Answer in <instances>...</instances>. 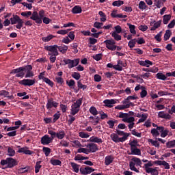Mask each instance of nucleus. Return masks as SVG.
Instances as JSON below:
<instances>
[{
  "label": "nucleus",
  "instance_id": "obj_52",
  "mask_svg": "<svg viewBox=\"0 0 175 175\" xmlns=\"http://www.w3.org/2000/svg\"><path fill=\"white\" fill-rule=\"evenodd\" d=\"M44 83H46V84H48V85H49L50 87H54V82H53V81L50 80V79L46 77L44 78Z\"/></svg>",
  "mask_w": 175,
  "mask_h": 175
},
{
  "label": "nucleus",
  "instance_id": "obj_55",
  "mask_svg": "<svg viewBox=\"0 0 175 175\" xmlns=\"http://www.w3.org/2000/svg\"><path fill=\"white\" fill-rule=\"evenodd\" d=\"M0 96H5L7 98H10L11 96H9V92L6 91V90H1L0 91Z\"/></svg>",
  "mask_w": 175,
  "mask_h": 175
},
{
  "label": "nucleus",
  "instance_id": "obj_57",
  "mask_svg": "<svg viewBox=\"0 0 175 175\" xmlns=\"http://www.w3.org/2000/svg\"><path fill=\"white\" fill-rule=\"evenodd\" d=\"M66 84L68 87H75V85H76V81L73 79H70V81H66Z\"/></svg>",
  "mask_w": 175,
  "mask_h": 175
},
{
  "label": "nucleus",
  "instance_id": "obj_4",
  "mask_svg": "<svg viewBox=\"0 0 175 175\" xmlns=\"http://www.w3.org/2000/svg\"><path fill=\"white\" fill-rule=\"evenodd\" d=\"M104 43L107 49H108V50H111V51H114V50L121 51L122 49L121 46L116 45V41H114L113 39L106 40L104 41Z\"/></svg>",
  "mask_w": 175,
  "mask_h": 175
},
{
  "label": "nucleus",
  "instance_id": "obj_21",
  "mask_svg": "<svg viewBox=\"0 0 175 175\" xmlns=\"http://www.w3.org/2000/svg\"><path fill=\"white\" fill-rule=\"evenodd\" d=\"M158 117L159 118H164V120H170V118H172V116H170V114L166 113L163 111L158 113Z\"/></svg>",
  "mask_w": 175,
  "mask_h": 175
},
{
  "label": "nucleus",
  "instance_id": "obj_58",
  "mask_svg": "<svg viewBox=\"0 0 175 175\" xmlns=\"http://www.w3.org/2000/svg\"><path fill=\"white\" fill-rule=\"evenodd\" d=\"M61 117V113H59V111H57V113H55L53 115V122H57V120H59V118Z\"/></svg>",
  "mask_w": 175,
  "mask_h": 175
},
{
  "label": "nucleus",
  "instance_id": "obj_6",
  "mask_svg": "<svg viewBox=\"0 0 175 175\" xmlns=\"http://www.w3.org/2000/svg\"><path fill=\"white\" fill-rule=\"evenodd\" d=\"M10 21H11V24L12 25H14V24H17L16 25V28L17 29H21L23 24H24V21H23V19L20 18V16H18V15H12V17L10 18Z\"/></svg>",
  "mask_w": 175,
  "mask_h": 175
},
{
  "label": "nucleus",
  "instance_id": "obj_30",
  "mask_svg": "<svg viewBox=\"0 0 175 175\" xmlns=\"http://www.w3.org/2000/svg\"><path fill=\"white\" fill-rule=\"evenodd\" d=\"M156 77L157 79H158L159 80H163V81H165L167 79V77H169V76H167L166 74L165 75L162 74V72H158L157 75H156Z\"/></svg>",
  "mask_w": 175,
  "mask_h": 175
},
{
  "label": "nucleus",
  "instance_id": "obj_3",
  "mask_svg": "<svg viewBox=\"0 0 175 175\" xmlns=\"http://www.w3.org/2000/svg\"><path fill=\"white\" fill-rule=\"evenodd\" d=\"M152 166H154V163H152V161H148V163L144 164V166L142 167L143 169H145L146 173L150 174L151 175L159 174L158 167H155L152 168Z\"/></svg>",
  "mask_w": 175,
  "mask_h": 175
},
{
  "label": "nucleus",
  "instance_id": "obj_38",
  "mask_svg": "<svg viewBox=\"0 0 175 175\" xmlns=\"http://www.w3.org/2000/svg\"><path fill=\"white\" fill-rule=\"evenodd\" d=\"M127 25L129 27L131 33H133V35H136V26L131 23H128Z\"/></svg>",
  "mask_w": 175,
  "mask_h": 175
},
{
  "label": "nucleus",
  "instance_id": "obj_63",
  "mask_svg": "<svg viewBox=\"0 0 175 175\" xmlns=\"http://www.w3.org/2000/svg\"><path fill=\"white\" fill-rule=\"evenodd\" d=\"M129 144L131 146V148H133L135 147L136 148V146H137V140L134 139L130 142Z\"/></svg>",
  "mask_w": 175,
  "mask_h": 175
},
{
  "label": "nucleus",
  "instance_id": "obj_14",
  "mask_svg": "<svg viewBox=\"0 0 175 175\" xmlns=\"http://www.w3.org/2000/svg\"><path fill=\"white\" fill-rule=\"evenodd\" d=\"M122 121H123V122H127V124H129L128 126L130 131L131 129H133V126H135V117H128L126 119H122Z\"/></svg>",
  "mask_w": 175,
  "mask_h": 175
},
{
  "label": "nucleus",
  "instance_id": "obj_13",
  "mask_svg": "<svg viewBox=\"0 0 175 175\" xmlns=\"http://www.w3.org/2000/svg\"><path fill=\"white\" fill-rule=\"evenodd\" d=\"M53 107H58V103L54 101V99L53 98H48L47 99V103H46V109L48 110H51Z\"/></svg>",
  "mask_w": 175,
  "mask_h": 175
},
{
  "label": "nucleus",
  "instance_id": "obj_24",
  "mask_svg": "<svg viewBox=\"0 0 175 175\" xmlns=\"http://www.w3.org/2000/svg\"><path fill=\"white\" fill-rule=\"evenodd\" d=\"M81 12H83V10L80 5H75L72 9V13H73V14H80Z\"/></svg>",
  "mask_w": 175,
  "mask_h": 175
},
{
  "label": "nucleus",
  "instance_id": "obj_33",
  "mask_svg": "<svg viewBox=\"0 0 175 175\" xmlns=\"http://www.w3.org/2000/svg\"><path fill=\"white\" fill-rule=\"evenodd\" d=\"M77 85L79 90H83V91H85V90H87V85H84L81 83V80H79L77 82Z\"/></svg>",
  "mask_w": 175,
  "mask_h": 175
},
{
  "label": "nucleus",
  "instance_id": "obj_15",
  "mask_svg": "<svg viewBox=\"0 0 175 175\" xmlns=\"http://www.w3.org/2000/svg\"><path fill=\"white\" fill-rule=\"evenodd\" d=\"M18 162L16 159H14L12 157L8 158V165L6 167H5V169H12V167H14V166H17Z\"/></svg>",
  "mask_w": 175,
  "mask_h": 175
},
{
  "label": "nucleus",
  "instance_id": "obj_51",
  "mask_svg": "<svg viewBox=\"0 0 175 175\" xmlns=\"http://www.w3.org/2000/svg\"><path fill=\"white\" fill-rule=\"evenodd\" d=\"M71 76L75 80H80V78L81 77V75H80V73H79L77 72H72Z\"/></svg>",
  "mask_w": 175,
  "mask_h": 175
},
{
  "label": "nucleus",
  "instance_id": "obj_45",
  "mask_svg": "<svg viewBox=\"0 0 175 175\" xmlns=\"http://www.w3.org/2000/svg\"><path fill=\"white\" fill-rule=\"evenodd\" d=\"M77 152H79V154H81V152H83V154H86L87 155H88L90 154V152L88 150V148H79L77 150Z\"/></svg>",
  "mask_w": 175,
  "mask_h": 175
},
{
  "label": "nucleus",
  "instance_id": "obj_49",
  "mask_svg": "<svg viewBox=\"0 0 175 175\" xmlns=\"http://www.w3.org/2000/svg\"><path fill=\"white\" fill-rule=\"evenodd\" d=\"M141 88H142V92L140 93V96H141V98H146V96H147V94H148L147 90H146L145 87L142 86Z\"/></svg>",
  "mask_w": 175,
  "mask_h": 175
},
{
  "label": "nucleus",
  "instance_id": "obj_48",
  "mask_svg": "<svg viewBox=\"0 0 175 175\" xmlns=\"http://www.w3.org/2000/svg\"><path fill=\"white\" fill-rule=\"evenodd\" d=\"M129 105H118L116 107H115V109L116 110H125V109H128Z\"/></svg>",
  "mask_w": 175,
  "mask_h": 175
},
{
  "label": "nucleus",
  "instance_id": "obj_56",
  "mask_svg": "<svg viewBox=\"0 0 175 175\" xmlns=\"http://www.w3.org/2000/svg\"><path fill=\"white\" fill-rule=\"evenodd\" d=\"M21 14L23 17L28 18V17H29V16H32V12H31V11L23 12L21 13Z\"/></svg>",
  "mask_w": 175,
  "mask_h": 175
},
{
  "label": "nucleus",
  "instance_id": "obj_54",
  "mask_svg": "<svg viewBox=\"0 0 175 175\" xmlns=\"http://www.w3.org/2000/svg\"><path fill=\"white\" fill-rule=\"evenodd\" d=\"M147 117H148V114H147V113L142 114L141 116V118L139 119L137 124H140V122H144V121H146V120H147Z\"/></svg>",
  "mask_w": 175,
  "mask_h": 175
},
{
  "label": "nucleus",
  "instance_id": "obj_62",
  "mask_svg": "<svg viewBox=\"0 0 175 175\" xmlns=\"http://www.w3.org/2000/svg\"><path fill=\"white\" fill-rule=\"evenodd\" d=\"M162 37V31H160L159 33H158L155 36H154V39L155 40H157V42H161L162 38H161Z\"/></svg>",
  "mask_w": 175,
  "mask_h": 175
},
{
  "label": "nucleus",
  "instance_id": "obj_5",
  "mask_svg": "<svg viewBox=\"0 0 175 175\" xmlns=\"http://www.w3.org/2000/svg\"><path fill=\"white\" fill-rule=\"evenodd\" d=\"M82 103L83 98H81L72 105L70 110L71 116H76V114L80 111V106H81Z\"/></svg>",
  "mask_w": 175,
  "mask_h": 175
},
{
  "label": "nucleus",
  "instance_id": "obj_26",
  "mask_svg": "<svg viewBox=\"0 0 175 175\" xmlns=\"http://www.w3.org/2000/svg\"><path fill=\"white\" fill-rule=\"evenodd\" d=\"M70 165H71L72 170L75 172V173H79L80 170V165L73 162L70 163Z\"/></svg>",
  "mask_w": 175,
  "mask_h": 175
},
{
  "label": "nucleus",
  "instance_id": "obj_28",
  "mask_svg": "<svg viewBox=\"0 0 175 175\" xmlns=\"http://www.w3.org/2000/svg\"><path fill=\"white\" fill-rule=\"evenodd\" d=\"M132 155H142V150L137 148V147L131 148Z\"/></svg>",
  "mask_w": 175,
  "mask_h": 175
},
{
  "label": "nucleus",
  "instance_id": "obj_53",
  "mask_svg": "<svg viewBox=\"0 0 175 175\" xmlns=\"http://www.w3.org/2000/svg\"><path fill=\"white\" fill-rule=\"evenodd\" d=\"M129 117V114L128 113L120 112L119 113V118H122V120H126Z\"/></svg>",
  "mask_w": 175,
  "mask_h": 175
},
{
  "label": "nucleus",
  "instance_id": "obj_19",
  "mask_svg": "<svg viewBox=\"0 0 175 175\" xmlns=\"http://www.w3.org/2000/svg\"><path fill=\"white\" fill-rule=\"evenodd\" d=\"M18 152L21 153L23 152V154H25V155H32L33 154V151L30 150L29 148L25 146L23 148H21L18 150Z\"/></svg>",
  "mask_w": 175,
  "mask_h": 175
},
{
  "label": "nucleus",
  "instance_id": "obj_46",
  "mask_svg": "<svg viewBox=\"0 0 175 175\" xmlns=\"http://www.w3.org/2000/svg\"><path fill=\"white\" fill-rule=\"evenodd\" d=\"M89 111L91 114H92V116H98V110L95 107H91Z\"/></svg>",
  "mask_w": 175,
  "mask_h": 175
},
{
  "label": "nucleus",
  "instance_id": "obj_7",
  "mask_svg": "<svg viewBox=\"0 0 175 175\" xmlns=\"http://www.w3.org/2000/svg\"><path fill=\"white\" fill-rule=\"evenodd\" d=\"M48 133L49 135H51L53 139H55V137H57V139H59V140H62V139L66 136V133L64 130L58 131L57 133L52 130H49L48 131Z\"/></svg>",
  "mask_w": 175,
  "mask_h": 175
},
{
  "label": "nucleus",
  "instance_id": "obj_2",
  "mask_svg": "<svg viewBox=\"0 0 175 175\" xmlns=\"http://www.w3.org/2000/svg\"><path fill=\"white\" fill-rule=\"evenodd\" d=\"M115 132L116 133H112L110 135V137L114 143H124V142L128 140V137L131 136L130 133H125L118 129H116Z\"/></svg>",
  "mask_w": 175,
  "mask_h": 175
},
{
  "label": "nucleus",
  "instance_id": "obj_34",
  "mask_svg": "<svg viewBox=\"0 0 175 175\" xmlns=\"http://www.w3.org/2000/svg\"><path fill=\"white\" fill-rule=\"evenodd\" d=\"M135 163L133 161H130L129 162V167L131 169V170H132L133 172H135L136 173H139L140 171H139V170H137V168H136L135 166Z\"/></svg>",
  "mask_w": 175,
  "mask_h": 175
},
{
  "label": "nucleus",
  "instance_id": "obj_59",
  "mask_svg": "<svg viewBox=\"0 0 175 175\" xmlns=\"http://www.w3.org/2000/svg\"><path fill=\"white\" fill-rule=\"evenodd\" d=\"M151 133L152 136H155V137H157V136H159V131H158L157 129H152Z\"/></svg>",
  "mask_w": 175,
  "mask_h": 175
},
{
  "label": "nucleus",
  "instance_id": "obj_31",
  "mask_svg": "<svg viewBox=\"0 0 175 175\" xmlns=\"http://www.w3.org/2000/svg\"><path fill=\"white\" fill-rule=\"evenodd\" d=\"M57 50H59V51H60V53L62 54H65L68 51V46H57Z\"/></svg>",
  "mask_w": 175,
  "mask_h": 175
},
{
  "label": "nucleus",
  "instance_id": "obj_39",
  "mask_svg": "<svg viewBox=\"0 0 175 175\" xmlns=\"http://www.w3.org/2000/svg\"><path fill=\"white\" fill-rule=\"evenodd\" d=\"M170 36H172V31L171 30H166L164 34V40H169L170 39Z\"/></svg>",
  "mask_w": 175,
  "mask_h": 175
},
{
  "label": "nucleus",
  "instance_id": "obj_12",
  "mask_svg": "<svg viewBox=\"0 0 175 175\" xmlns=\"http://www.w3.org/2000/svg\"><path fill=\"white\" fill-rule=\"evenodd\" d=\"M54 138L53 137H50L49 135H45L41 137V144L43 146H49L50 143H53Z\"/></svg>",
  "mask_w": 175,
  "mask_h": 175
},
{
  "label": "nucleus",
  "instance_id": "obj_16",
  "mask_svg": "<svg viewBox=\"0 0 175 175\" xmlns=\"http://www.w3.org/2000/svg\"><path fill=\"white\" fill-rule=\"evenodd\" d=\"M30 18L31 20L35 21L36 24H42L43 23V21H42L39 16V13H38L36 11H34L33 13H31V16Z\"/></svg>",
  "mask_w": 175,
  "mask_h": 175
},
{
  "label": "nucleus",
  "instance_id": "obj_32",
  "mask_svg": "<svg viewBox=\"0 0 175 175\" xmlns=\"http://www.w3.org/2000/svg\"><path fill=\"white\" fill-rule=\"evenodd\" d=\"M131 161L135 163V166H140V167H142V165L143 164V163H142V160H140V159L137 158V157H133Z\"/></svg>",
  "mask_w": 175,
  "mask_h": 175
},
{
  "label": "nucleus",
  "instance_id": "obj_10",
  "mask_svg": "<svg viewBox=\"0 0 175 175\" xmlns=\"http://www.w3.org/2000/svg\"><path fill=\"white\" fill-rule=\"evenodd\" d=\"M79 172L81 174L83 175H88L95 172V169L90 167V166H82L79 168Z\"/></svg>",
  "mask_w": 175,
  "mask_h": 175
},
{
  "label": "nucleus",
  "instance_id": "obj_11",
  "mask_svg": "<svg viewBox=\"0 0 175 175\" xmlns=\"http://www.w3.org/2000/svg\"><path fill=\"white\" fill-rule=\"evenodd\" d=\"M36 80L35 79H23L18 81V84H21V85H24L25 87H31V85H33L35 84Z\"/></svg>",
  "mask_w": 175,
  "mask_h": 175
},
{
  "label": "nucleus",
  "instance_id": "obj_40",
  "mask_svg": "<svg viewBox=\"0 0 175 175\" xmlns=\"http://www.w3.org/2000/svg\"><path fill=\"white\" fill-rule=\"evenodd\" d=\"M124 5V1L122 0H117L112 3V6H117L120 8V6H122Z\"/></svg>",
  "mask_w": 175,
  "mask_h": 175
},
{
  "label": "nucleus",
  "instance_id": "obj_20",
  "mask_svg": "<svg viewBox=\"0 0 175 175\" xmlns=\"http://www.w3.org/2000/svg\"><path fill=\"white\" fill-rule=\"evenodd\" d=\"M138 64L139 65H140L141 66H146V68H150V66L151 65H153L154 64L152 63V62L150 61V60H139L138 61Z\"/></svg>",
  "mask_w": 175,
  "mask_h": 175
},
{
  "label": "nucleus",
  "instance_id": "obj_61",
  "mask_svg": "<svg viewBox=\"0 0 175 175\" xmlns=\"http://www.w3.org/2000/svg\"><path fill=\"white\" fill-rule=\"evenodd\" d=\"M54 38V36L50 34L46 37H42V40L44 42H50V40H51V39H53Z\"/></svg>",
  "mask_w": 175,
  "mask_h": 175
},
{
  "label": "nucleus",
  "instance_id": "obj_1",
  "mask_svg": "<svg viewBox=\"0 0 175 175\" xmlns=\"http://www.w3.org/2000/svg\"><path fill=\"white\" fill-rule=\"evenodd\" d=\"M26 73V75H25ZM11 75H16L15 77H21L23 79L25 76L26 79L29 77H33V72H32V66L27 65L22 67L17 68L16 69H13L10 72Z\"/></svg>",
  "mask_w": 175,
  "mask_h": 175
},
{
  "label": "nucleus",
  "instance_id": "obj_36",
  "mask_svg": "<svg viewBox=\"0 0 175 175\" xmlns=\"http://www.w3.org/2000/svg\"><path fill=\"white\" fill-rule=\"evenodd\" d=\"M8 155L9 157H14L16 155V150H14V149H13V147H8Z\"/></svg>",
  "mask_w": 175,
  "mask_h": 175
},
{
  "label": "nucleus",
  "instance_id": "obj_22",
  "mask_svg": "<svg viewBox=\"0 0 175 175\" xmlns=\"http://www.w3.org/2000/svg\"><path fill=\"white\" fill-rule=\"evenodd\" d=\"M103 103L107 107L111 108L113 107V105H116V103H117V101H116V100L114 99H111V100L106 99L103 101Z\"/></svg>",
  "mask_w": 175,
  "mask_h": 175
},
{
  "label": "nucleus",
  "instance_id": "obj_50",
  "mask_svg": "<svg viewBox=\"0 0 175 175\" xmlns=\"http://www.w3.org/2000/svg\"><path fill=\"white\" fill-rule=\"evenodd\" d=\"M99 16H100V21H102L103 23H105V21H106V14H105V12H103V11H99L98 12Z\"/></svg>",
  "mask_w": 175,
  "mask_h": 175
},
{
  "label": "nucleus",
  "instance_id": "obj_29",
  "mask_svg": "<svg viewBox=\"0 0 175 175\" xmlns=\"http://www.w3.org/2000/svg\"><path fill=\"white\" fill-rule=\"evenodd\" d=\"M50 163H51V165H53V166H62V161H61L59 159H51L50 160Z\"/></svg>",
  "mask_w": 175,
  "mask_h": 175
},
{
  "label": "nucleus",
  "instance_id": "obj_18",
  "mask_svg": "<svg viewBox=\"0 0 175 175\" xmlns=\"http://www.w3.org/2000/svg\"><path fill=\"white\" fill-rule=\"evenodd\" d=\"M122 67L126 68V63L122 62V60H118V64L114 65L113 69H115V70H118L119 72H121L122 71Z\"/></svg>",
  "mask_w": 175,
  "mask_h": 175
},
{
  "label": "nucleus",
  "instance_id": "obj_9",
  "mask_svg": "<svg viewBox=\"0 0 175 175\" xmlns=\"http://www.w3.org/2000/svg\"><path fill=\"white\" fill-rule=\"evenodd\" d=\"M66 65H68V68L72 69V68H75V66H77L79 63L80 62V59H75L72 60L70 59H66L63 60Z\"/></svg>",
  "mask_w": 175,
  "mask_h": 175
},
{
  "label": "nucleus",
  "instance_id": "obj_60",
  "mask_svg": "<svg viewBox=\"0 0 175 175\" xmlns=\"http://www.w3.org/2000/svg\"><path fill=\"white\" fill-rule=\"evenodd\" d=\"M69 31H70V29H66V30H59L57 31V33H58V35H66V33H69Z\"/></svg>",
  "mask_w": 175,
  "mask_h": 175
},
{
  "label": "nucleus",
  "instance_id": "obj_25",
  "mask_svg": "<svg viewBox=\"0 0 175 175\" xmlns=\"http://www.w3.org/2000/svg\"><path fill=\"white\" fill-rule=\"evenodd\" d=\"M88 142H91L92 143H103V140L101 138L98 137L92 136L91 137Z\"/></svg>",
  "mask_w": 175,
  "mask_h": 175
},
{
  "label": "nucleus",
  "instance_id": "obj_47",
  "mask_svg": "<svg viewBox=\"0 0 175 175\" xmlns=\"http://www.w3.org/2000/svg\"><path fill=\"white\" fill-rule=\"evenodd\" d=\"M139 9L141 10H145V9H147V5L144 1H141L139 3Z\"/></svg>",
  "mask_w": 175,
  "mask_h": 175
},
{
  "label": "nucleus",
  "instance_id": "obj_35",
  "mask_svg": "<svg viewBox=\"0 0 175 175\" xmlns=\"http://www.w3.org/2000/svg\"><path fill=\"white\" fill-rule=\"evenodd\" d=\"M170 18H172V15L170 14H165L163 16V24H169V21H170Z\"/></svg>",
  "mask_w": 175,
  "mask_h": 175
},
{
  "label": "nucleus",
  "instance_id": "obj_37",
  "mask_svg": "<svg viewBox=\"0 0 175 175\" xmlns=\"http://www.w3.org/2000/svg\"><path fill=\"white\" fill-rule=\"evenodd\" d=\"M40 163H42V161H37L35 165V173L38 174L40 169H42V165H40Z\"/></svg>",
  "mask_w": 175,
  "mask_h": 175
},
{
  "label": "nucleus",
  "instance_id": "obj_8",
  "mask_svg": "<svg viewBox=\"0 0 175 175\" xmlns=\"http://www.w3.org/2000/svg\"><path fill=\"white\" fill-rule=\"evenodd\" d=\"M44 50H46L48 52V55H59L58 53V45H50V46H45Z\"/></svg>",
  "mask_w": 175,
  "mask_h": 175
},
{
  "label": "nucleus",
  "instance_id": "obj_17",
  "mask_svg": "<svg viewBox=\"0 0 175 175\" xmlns=\"http://www.w3.org/2000/svg\"><path fill=\"white\" fill-rule=\"evenodd\" d=\"M90 152H96L99 150L98 145L94 143L88 144L85 146Z\"/></svg>",
  "mask_w": 175,
  "mask_h": 175
},
{
  "label": "nucleus",
  "instance_id": "obj_42",
  "mask_svg": "<svg viewBox=\"0 0 175 175\" xmlns=\"http://www.w3.org/2000/svg\"><path fill=\"white\" fill-rule=\"evenodd\" d=\"M42 151L45 154V157H49L51 153V149L49 147H43Z\"/></svg>",
  "mask_w": 175,
  "mask_h": 175
},
{
  "label": "nucleus",
  "instance_id": "obj_41",
  "mask_svg": "<svg viewBox=\"0 0 175 175\" xmlns=\"http://www.w3.org/2000/svg\"><path fill=\"white\" fill-rule=\"evenodd\" d=\"M112 38L115 39L117 42L121 40V36L116 33V31L112 32L111 33Z\"/></svg>",
  "mask_w": 175,
  "mask_h": 175
},
{
  "label": "nucleus",
  "instance_id": "obj_43",
  "mask_svg": "<svg viewBox=\"0 0 175 175\" xmlns=\"http://www.w3.org/2000/svg\"><path fill=\"white\" fill-rule=\"evenodd\" d=\"M167 148H173L175 147V139L172 141H169L166 143Z\"/></svg>",
  "mask_w": 175,
  "mask_h": 175
},
{
  "label": "nucleus",
  "instance_id": "obj_23",
  "mask_svg": "<svg viewBox=\"0 0 175 175\" xmlns=\"http://www.w3.org/2000/svg\"><path fill=\"white\" fill-rule=\"evenodd\" d=\"M161 23L162 20H160L157 22H155V21L151 22L150 25H152V24H154V25L150 28V31H155L156 29H157V28H159V27H161Z\"/></svg>",
  "mask_w": 175,
  "mask_h": 175
},
{
  "label": "nucleus",
  "instance_id": "obj_44",
  "mask_svg": "<svg viewBox=\"0 0 175 175\" xmlns=\"http://www.w3.org/2000/svg\"><path fill=\"white\" fill-rule=\"evenodd\" d=\"M148 142V143H151L152 146H154V147H157V148H159V142H158V141L157 140L154 141L152 139H149Z\"/></svg>",
  "mask_w": 175,
  "mask_h": 175
},
{
  "label": "nucleus",
  "instance_id": "obj_64",
  "mask_svg": "<svg viewBox=\"0 0 175 175\" xmlns=\"http://www.w3.org/2000/svg\"><path fill=\"white\" fill-rule=\"evenodd\" d=\"M59 146H62V147H69V142L67 141H61L59 142Z\"/></svg>",
  "mask_w": 175,
  "mask_h": 175
},
{
  "label": "nucleus",
  "instance_id": "obj_27",
  "mask_svg": "<svg viewBox=\"0 0 175 175\" xmlns=\"http://www.w3.org/2000/svg\"><path fill=\"white\" fill-rule=\"evenodd\" d=\"M114 161V158H113V156H107L105 159V164L106 166H109L111 163H113Z\"/></svg>",
  "mask_w": 175,
  "mask_h": 175
}]
</instances>
